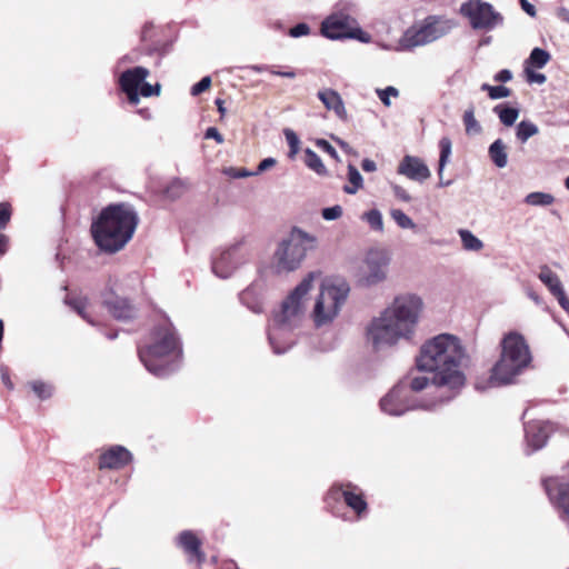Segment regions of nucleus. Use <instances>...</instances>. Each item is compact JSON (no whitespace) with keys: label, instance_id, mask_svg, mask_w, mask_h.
<instances>
[{"label":"nucleus","instance_id":"obj_7","mask_svg":"<svg viewBox=\"0 0 569 569\" xmlns=\"http://www.w3.org/2000/svg\"><path fill=\"white\" fill-rule=\"evenodd\" d=\"M318 239L299 227H293L289 234L277 244L272 256V269L276 273H289L297 270L309 251L317 248Z\"/></svg>","mask_w":569,"mask_h":569},{"label":"nucleus","instance_id":"obj_15","mask_svg":"<svg viewBox=\"0 0 569 569\" xmlns=\"http://www.w3.org/2000/svg\"><path fill=\"white\" fill-rule=\"evenodd\" d=\"M343 499L346 505L351 508L360 518L367 511V502L362 497L361 490L351 485H333L328 492L327 499L339 500Z\"/></svg>","mask_w":569,"mask_h":569},{"label":"nucleus","instance_id":"obj_6","mask_svg":"<svg viewBox=\"0 0 569 569\" xmlns=\"http://www.w3.org/2000/svg\"><path fill=\"white\" fill-rule=\"evenodd\" d=\"M501 355L493 366L489 383L501 386L512 383L515 378L521 375L531 362V353L522 335L516 331L503 336Z\"/></svg>","mask_w":569,"mask_h":569},{"label":"nucleus","instance_id":"obj_20","mask_svg":"<svg viewBox=\"0 0 569 569\" xmlns=\"http://www.w3.org/2000/svg\"><path fill=\"white\" fill-rule=\"evenodd\" d=\"M538 278L548 288L550 293L556 297L560 307L569 313V299L566 296L558 274L555 273L548 266H542L540 268Z\"/></svg>","mask_w":569,"mask_h":569},{"label":"nucleus","instance_id":"obj_38","mask_svg":"<svg viewBox=\"0 0 569 569\" xmlns=\"http://www.w3.org/2000/svg\"><path fill=\"white\" fill-rule=\"evenodd\" d=\"M390 216L401 229H416L413 220L400 209H391Z\"/></svg>","mask_w":569,"mask_h":569},{"label":"nucleus","instance_id":"obj_36","mask_svg":"<svg viewBox=\"0 0 569 569\" xmlns=\"http://www.w3.org/2000/svg\"><path fill=\"white\" fill-rule=\"evenodd\" d=\"M463 124L467 134H479L482 130L480 123L475 117V109L472 106L463 113Z\"/></svg>","mask_w":569,"mask_h":569},{"label":"nucleus","instance_id":"obj_50","mask_svg":"<svg viewBox=\"0 0 569 569\" xmlns=\"http://www.w3.org/2000/svg\"><path fill=\"white\" fill-rule=\"evenodd\" d=\"M525 71H526V74H527V80L530 82V83H545L546 82V76L542 74V73H537L532 70V68H529V67H525Z\"/></svg>","mask_w":569,"mask_h":569},{"label":"nucleus","instance_id":"obj_60","mask_svg":"<svg viewBox=\"0 0 569 569\" xmlns=\"http://www.w3.org/2000/svg\"><path fill=\"white\" fill-rule=\"evenodd\" d=\"M361 168L366 172H373L377 170V164L371 159H363L361 162Z\"/></svg>","mask_w":569,"mask_h":569},{"label":"nucleus","instance_id":"obj_32","mask_svg":"<svg viewBox=\"0 0 569 569\" xmlns=\"http://www.w3.org/2000/svg\"><path fill=\"white\" fill-rule=\"evenodd\" d=\"M550 58L548 51L541 48H535L526 60L525 67L541 69L549 62Z\"/></svg>","mask_w":569,"mask_h":569},{"label":"nucleus","instance_id":"obj_19","mask_svg":"<svg viewBox=\"0 0 569 569\" xmlns=\"http://www.w3.org/2000/svg\"><path fill=\"white\" fill-rule=\"evenodd\" d=\"M397 172L406 178L422 183L431 177L426 162L416 156H405L398 164Z\"/></svg>","mask_w":569,"mask_h":569},{"label":"nucleus","instance_id":"obj_24","mask_svg":"<svg viewBox=\"0 0 569 569\" xmlns=\"http://www.w3.org/2000/svg\"><path fill=\"white\" fill-rule=\"evenodd\" d=\"M318 98L328 110H331L342 120L347 118L345 103L340 94L332 89H323L318 92Z\"/></svg>","mask_w":569,"mask_h":569},{"label":"nucleus","instance_id":"obj_16","mask_svg":"<svg viewBox=\"0 0 569 569\" xmlns=\"http://www.w3.org/2000/svg\"><path fill=\"white\" fill-rule=\"evenodd\" d=\"M546 492L550 502L559 511L560 518H569V482L558 478H549L543 481Z\"/></svg>","mask_w":569,"mask_h":569},{"label":"nucleus","instance_id":"obj_4","mask_svg":"<svg viewBox=\"0 0 569 569\" xmlns=\"http://www.w3.org/2000/svg\"><path fill=\"white\" fill-rule=\"evenodd\" d=\"M138 216L129 204H111L103 209L91 226L96 244L106 252L121 250L132 238Z\"/></svg>","mask_w":569,"mask_h":569},{"label":"nucleus","instance_id":"obj_14","mask_svg":"<svg viewBox=\"0 0 569 569\" xmlns=\"http://www.w3.org/2000/svg\"><path fill=\"white\" fill-rule=\"evenodd\" d=\"M389 257L382 250H370L363 261L360 281L365 286H375L387 278Z\"/></svg>","mask_w":569,"mask_h":569},{"label":"nucleus","instance_id":"obj_61","mask_svg":"<svg viewBox=\"0 0 569 569\" xmlns=\"http://www.w3.org/2000/svg\"><path fill=\"white\" fill-rule=\"evenodd\" d=\"M9 239L6 234L0 233V254H4L8 250Z\"/></svg>","mask_w":569,"mask_h":569},{"label":"nucleus","instance_id":"obj_3","mask_svg":"<svg viewBox=\"0 0 569 569\" xmlns=\"http://www.w3.org/2000/svg\"><path fill=\"white\" fill-rule=\"evenodd\" d=\"M316 277L315 272H309L273 315L268 328V339L274 353L281 355L295 343V330L306 318L308 295Z\"/></svg>","mask_w":569,"mask_h":569},{"label":"nucleus","instance_id":"obj_18","mask_svg":"<svg viewBox=\"0 0 569 569\" xmlns=\"http://www.w3.org/2000/svg\"><path fill=\"white\" fill-rule=\"evenodd\" d=\"M552 430V425L549 421L525 423L526 453L531 455L543 448Z\"/></svg>","mask_w":569,"mask_h":569},{"label":"nucleus","instance_id":"obj_57","mask_svg":"<svg viewBox=\"0 0 569 569\" xmlns=\"http://www.w3.org/2000/svg\"><path fill=\"white\" fill-rule=\"evenodd\" d=\"M353 36H350L349 38L350 39H358L360 40L361 42H369L370 41V36L366 32H363L359 27H358V23L353 27Z\"/></svg>","mask_w":569,"mask_h":569},{"label":"nucleus","instance_id":"obj_10","mask_svg":"<svg viewBox=\"0 0 569 569\" xmlns=\"http://www.w3.org/2000/svg\"><path fill=\"white\" fill-rule=\"evenodd\" d=\"M460 13L469 20L475 30L490 31L503 22L501 13L482 0H468L461 4Z\"/></svg>","mask_w":569,"mask_h":569},{"label":"nucleus","instance_id":"obj_26","mask_svg":"<svg viewBox=\"0 0 569 569\" xmlns=\"http://www.w3.org/2000/svg\"><path fill=\"white\" fill-rule=\"evenodd\" d=\"M108 308L111 315L119 320H129L136 316L134 307L127 299L117 298L108 302Z\"/></svg>","mask_w":569,"mask_h":569},{"label":"nucleus","instance_id":"obj_63","mask_svg":"<svg viewBox=\"0 0 569 569\" xmlns=\"http://www.w3.org/2000/svg\"><path fill=\"white\" fill-rule=\"evenodd\" d=\"M528 296L531 300H533L537 305H541L542 303V299L541 297L536 293L535 291L530 290L528 291Z\"/></svg>","mask_w":569,"mask_h":569},{"label":"nucleus","instance_id":"obj_56","mask_svg":"<svg viewBox=\"0 0 569 569\" xmlns=\"http://www.w3.org/2000/svg\"><path fill=\"white\" fill-rule=\"evenodd\" d=\"M0 379L9 390L13 389V383L10 379L8 368L2 365H0Z\"/></svg>","mask_w":569,"mask_h":569},{"label":"nucleus","instance_id":"obj_62","mask_svg":"<svg viewBox=\"0 0 569 569\" xmlns=\"http://www.w3.org/2000/svg\"><path fill=\"white\" fill-rule=\"evenodd\" d=\"M270 72L274 76L284 77V78H295L296 77V73L292 70H290V71L271 70Z\"/></svg>","mask_w":569,"mask_h":569},{"label":"nucleus","instance_id":"obj_28","mask_svg":"<svg viewBox=\"0 0 569 569\" xmlns=\"http://www.w3.org/2000/svg\"><path fill=\"white\" fill-rule=\"evenodd\" d=\"M399 383H406L407 396H409V390L419 392L427 388L430 379L426 375L411 372Z\"/></svg>","mask_w":569,"mask_h":569},{"label":"nucleus","instance_id":"obj_21","mask_svg":"<svg viewBox=\"0 0 569 569\" xmlns=\"http://www.w3.org/2000/svg\"><path fill=\"white\" fill-rule=\"evenodd\" d=\"M132 459L131 452L122 446H112L99 459L100 469H120Z\"/></svg>","mask_w":569,"mask_h":569},{"label":"nucleus","instance_id":"obj_37","mask_svg":"<svg viewBox=\"0 0 569 569\" xmlns=\"http://www.w3.org/2000/svg\"><path fill=\"white\" fill-rule=\"evenodd\" d=\"M28 385L36 393V396L41 400L49 399L53 393V387L48 382L41 380H33L30 381Z\"/></svg>","mask_w":569,"mask_h":569},{"label":"nucleus","instance_id":"obj_48","mask_svg":"<svg viewBox=\"0 0 569 569\" xmlns=\"http://www.w3.org/2000/svg\"><path fill=\"white\" fill-rule=\"evenodd\" d=\"M211 86V78L210 77H203L199 82L192 86L191 88V94L198 96L209 89Z\"/></svg>","mask_w":569,"mask_h":569},{"label":"nucleus","instance_id":"obj_22","mask_svg":"<svg viewBox=\"0 0 569 569\" xmlns=\"http://www.w3.org/2000/svg\"><path fill=\"white\" fill-rule=\"evenodd\" d=\"M178 545L190 556V561L192 558H194L199 565L204 561V555L200 549L201 541L192 531H182L178 537Z\"/></svg>","mask_w":569,"mask_h":569},{"label":"nucleus","instance_id":"obj_52","mask_svg":"<svg viewBox=\"0 0 569 569\" xmlns=\"http://www.w3.org/2000/svg\"><path fill=\"white\" fill-rule=\"evenodd\" d=\"M391 188H392V192L397 199H399L403 202L411 201V196L405 188H402L401 186H398V184H392Z\"/></svg>","mask_w":569,"mask_h":569},{"label":"nucleus","instance_id":"obj_2","mask_svg":"<svg viewBox=\"0 0 569 569\" xmlns=\"http://www.w3.org/2000/svg\"><path fill=\"white\" fill-rule=\"evenodd\" d=\"M467 361L468 356L460 340L452 335L441 333L421 346L417 369L432 372V385L452 391L465 383L461 368Z\"/></svg>","mask_w":569,"mask_h":569},{"label":"nucleus","instance_id":"obj_58","mask_svg":"<svg viewBox=\"0 0 569 569\" xmlns=\"http://www.w3.org/2000/svg\"><path fill=\"white\" fill-rule=\"evenodd\" d=\"M495 81L497 82H508L512 79V73L508 69H502L493 77Z\"/></svg>","mask_w":569,"mask_h":569},{"label":"nucleus","instance_id":"obj_45","mask_svg":"<svg viewBox=\"0 0 569 569\" xmlns=\"http://www.w3.org/2000/svg\"><path fill=\"white\" fill-rule=\"evenodd\" d=\"M321 216L325 220H337L342 216V207L339 204L322 209Z\"/></svg>","mask_w":569,"mask_h":569},{"label":"nucleus","instance_id":"obj_43","mask_svg":"<svg viewBox=\"0 0 569 569\" xmlns=\"http://www.w3.org/2000/svg\"><path fill=\"white\" fill-rule=\"evenodd\" d=\"M67 302L72 307L74 311H77L83 319L93 325V321L87 316L86 308L87 301L83 298H72L67 300Z\"/></svg>","mask_w":569,"mask_h":569},{"label":"nucleus","instance_id":"obj_1","mask_svg":"<svg viewBox=\"0 0 569 569\" xmlns=\"http://www.w3.org/2000/svg\"><path fill=\"white\" fill-rule=\"evenodd\" d=\"M423 310L422 299L413 293L396 297L367 327V339L376 350L411 341Z\"/></svg>","mask_w":569,"mask_h":569},{"label":"nucleus","instance_id":"obj_8","mask_svg":"<svg viewBox=\"0 0 569 569\" xmlns=\"http://www.w3.org/2000/svg\"><path fill=\"white\" fill-rule=\"evenodd\" d=\"M350 287L345 280L322 282L309 313L315 328H328L335 322L347 302Z\"/></svg>","mask_w":569,"mask_h":569},{"label":"nucleus","instance_id":"obj_25","mask_svg":"<svg viewBox=\"0 0 569 569\" xmlns=\"http://www.w3.org/2000/svg\"><path fill=\"white\" fill-rule=\"evenodd\" d=\"M451 140L448 137H442L439 141V148H440V156H439V163H438V176H439V187H448L452 183L451 180L443 179V171L446 166L449 162L450 156H451Z\"/></svg>","mask_w":569,"mask_h":569},{"label":"nucleus","instance_id":"obj_31","mask_svg":"<svg viewBox=\"0 0 569 569\" xmlns=\"http://www.w3.org/2000/svg\"><path fill=\"white\" fill-rule=\"evenodd\" d=\"M458 234L465 250L478 252L483 248V242L470 230L460 229L458 230Z\"/></svg>","mask_w":569,"mask_h":569},{"label":"nucleus","instance_id":"obj_59","mask_svg":"<svg viewBox=\"0 0 569 569\" xmlns=\"http://www.w3.org/2000/svg\"><path fill=\"white\" fill-rule=\"evenodd\" d=\"M520 1V4H521V8L522 10L529 14L530 17H535L537 11H536V8L533 4H531L530 2H528V0H519Z\"/></svg>","mask_w":569,"mask_h":569},{"label":"nucleus","instance_id":"obj_33","mask_svg":"<svg viewBox=\"0 0 569 569\" xmlns=\"http://www.w3.org/2000/svg\"><path fill=\"white\" fill-rule=\"evenodd\" d=\"M305 163L309 169L319 176H326L328 173V170L322 160L313 150L307 148L305 150Z\"/></svg>","mask_w":569,"mask_h":569},{"label":"nucleus","instance_id":"obj_39","mask_svg":"<svg viewBox=\"0 0 569 569\" xmlns=\"http://www.w3.org/2000/svg\"><path fill=\"white\" fill-rule=\"evenodd\" d=\"M186 191V186L183 181L179 179H174L168 183L164 188L163 193L170 200H176L180 198Z\"/></svg>","mask_w":569,"mask_h":569},{"label":"nucleus","instance_id":"obj_40","mask_svg":"<svg viewBox=\"0 0 569 569\" xmlns=\"http://www.w3.org/2000/svg\"><path fill=\"white\" fill-rule=\"evenodd\" d=\"M481 90L486 91L492 100L507 98L511 93L510 89L505 86H490L488 83H483Z\"/></svg>","mask_w":569,"mask_h":569},{"label":"nucleus","instance_id":"obj_27","mask_svg":"<svg viewBox=\"0 0 569 569\" xmlns=\"http://www.w3.org/2000/svg\"><path fill=\"white\" fill-rule=\"evenodd\" d=\"M488 154L491 161L498 168H505L508 163L507 146L501 139L495 140L489 149Z\"/></svg>","mask_w":569,"mask_h":569},{"label":"nucleus","instance_id":"obj_12","mask_svg":"<svg viewBox=\"0 0 569 569\" xmlns=\"http://www.w3.org/2000/svg\"><path fill=\"white\" fill-rule=\"evenodd\" d=\"M249 258L248 247L243 242H237L213 257L212 272L221 279H227Z\"/></svg>","mask_w":569,"mask_h":569},{"label":"nucleus","instance_id":"obj_53","mask_svg":"<svg viewBox=\"0 0 569 569\" xmlns=\"http://www.w3.org/2000/svg\"><path fill=\"white\" fill-rule=\"evenodd\" d=\"M226 173L231 177V178H234V179H239V178H247V177H251V176H256V173H253L252 171H248L246 169H238V168H228L226 170Z\"/></svg>","mask_w":569,"mask_h":569},{"label":"nucleus","instance_id":"obj_41","mask_svg":"<svg viewBox=\"0 0 569 569\" xmlns=\"http://www.w3.org/2000/svg\"><path fill=\"white\" fill-rule=\"evenodd\" d=\"M283 134H284L287 143L290 148L288 157L290 159H295V157L297 156V153L299 152V149H300V139L297 136V133L289 128H286L283 130Z\"/></svg>","mask_w":569,"mask_h":569},{"label":"nucleus","instance_id":"obj_23","mask_svg":"<svg viewBox=\"0 0 569 569\" xmlns=\"http://www.w3.org/2000/svg\"><path fill=\"white\" fill-rule=\"evenodd\" d=\"M239 299L253 313L263 312L262 288L260 284L251 283L239 295Z\"/></svg>","mask_w":569,"mask_h":569},{"label":"nucleus","instance_id":"obj_11","mask_svg":"<svg viewBox=\"0 0 569 569\" xmlns=\"http://www.w3.org/2000/svg\"><path fill=\"white\" fill-rule=\"evenodd\" d=\"M353 8L352 3H340L339 8L322 21L321 33L331 40L347 39L353 36V27L357 24L352 17Z\"/></svg>","mask_w":569,"mask_h":569},{"label":"nucleus","instance_id":"obj_13","mask_svg":"<svg viewBox=\"0 0 569 569\" xmlns=\"http://www.w3.org/2000/svg\"><path fill=\"white\" fill-rule=\"evenodd\" d=\"M416 405L410 397L407 396L406 383L396 385L383 398L380 400L381 410L390 416H401L410 409H416ZM420 407L431 409L432 405H421Z\"/></svg>","mask_w":569,"mask_h":569},{"label":"nucleus","instance_id":"obj_30","mask_svg":"<svg viewBox=\"0 0 569 569\" xmlns=\"http://www.w3.org/2000/svg\"><path fill=\"white\" fill-rule=\"evenodd\" d=\"M493 112L498 114L499 120L506 127H511L516 123L519 117V110L505 104H498L493 108Z\"/></svg>","mask_w":569,"mask_h":569},{"label":"nucleus","instance_id":"obj_35","mask_svg":"<svg viewBox=\"0 0 569 569\" xmlns=\"http://www.w3.org/2000/svg\"><path fill=\"white\" fill-rule=\"evenodd\" d=\"M525 202L532 207H547L555 202V197L547 192H530L526 196Z\"/></svg>","mask_w":569,"mask_h":569},{"label":"nucleus","instance_id":"obj_44","mask_svg":"<svg viewBox=\"0 0 569 569\" xmlns=\"http://www.w3.org/2000/svg\"><path fill=\"white\" fill-rule=\"evenodd\" d=\"M377 94H378L379 99L381 100V102L386 107H389L391 104L390 97H398L399 91L397 88L390 86L385 89H378Z\"/></svg>","mask_w":569,"mask_h":569},{"label":"nucleus","instance_id":"obj_49","mask_svg":"<svg viewBox=\"0 0 569 569\" xmlns=\"http://www.w3.org/2000/svg\"><path fill=\"white\" fill-rule=\"evenodd\" d=\"M317 147H319L322 151L327 152L330 157L339 161V156L336 149L325 139H318L316 141Z\"/></svg>","mask_w":569,"mask_h":569},{"label":"nucleus","instance_id":"obj_42","mask_svg":"<svg viewBox=\"0 0 569 569\" xmlns=\"http://www.w3.org/2000/svg\"><path fill=\"white\" fill-rule=\"evenodd\" d=\"M362 218L370 224L373 230L382 231L383 220L382 214L377 209H371L363 213Z\"/></svg>","mask_w":569,"mask_h":569},{"label":"nucleus","instance_id":"obj_29","mask_svg":"<svg viewBox=\"0 0 569 569\" xmlns=\"http://www.w3.org/2000/svg\"><path fill=\"white\" fill-rule=\"evenodd\" d=\"M348 181L349 183L343 187V191L348 194H355L363 186V179L359 170L353 166H348Z\"/></svg>","mask_w":569,"mask_h":569},{"label":"nucleus","instance_id":"obj_17","mask_svg":"<svg viewBox=\"0 0 569 569\" xmlns=\"http://www.w3.org/2000/svg\"><path fill=\"white\" fill-rule=\"evenodd\" d=\"M148 76L149 70L144 67H134L120 74V88L127 94L131 104L137 106L139 103V89Z\"/></svg>","mask_w":569,"mask_h":569},{"label":"nucleus","instance_id":"obj_5","mask_svg":"<svg viewBox=\"0 0 569 569\" xmlns=\"http://www.w3.org/2000/svg\"><path fill=\"white\" fill-rule=\"evenodd\" d=\"M140 361L146 369L157 376L166 377L179 367L181 347L170 323L157 327L151 333V341L138 349Z\"/></svg>","mask_w":569,"mask_h":569},{"label":"nucleus","instance_id":"obj_54","mask_svg":"<svg viewBox=\"0 0 569 569\" xmlns=\"http://www.w3.org/2000/svg\"><path fill=\"white\" fill-rule=\"evenodd\" d=\"M206 139H213L218 143H222L224 141L222 134L218 131L216 127H209L204 132Z\"/></svg>","mask_w":569,"mask_h":569},{"label":"nucleus","instance_id":"obj_46","mask_svg":"<svg viewBox=\"0 0 569 569\" xmlns=\"http://www.w3.org/2000/svg\"><path fill=\"white\" fill-rule=\"evenodd\" d=\"M160 90H161V86L159 83H156L154 86H152V84L143 81L139 89V94H141L142 97H146V98L152 97V96H159Z\"/></svg>","mask_w":569,"mask_h":569},{"label":"nucleus","instance_id":"obj_55","mask_svg":"<svg viewBox=\"0 0 569 569\" xmlns=\"http://www.w3.org/2000/svg\"><path fill=\"white\" fill-rule=\"evenodd\" d=\"M277 163L276 159L274 158H266L263 159L259 164H258V168L257 170L253 172L256 174H259L272 167H274Z\"/></svg>","mask_w":569,"mask_h":569},{"label":"nucleus","instance_id":"obj_47","mask_svg":"<svg viewBox=\"0 0 569 569\" xmlns=\"http://www.w3.org/2000/svg\"><path fill=\"white\" fill-rule=\"evenodd\" d=\"M11 218V207L7 202H0V230L4 229Z\"/></svg>","mask_w":569,"mask_h":569},{"label":"nucleus","instance_id":"obj_9","mask_svg":"<svg viewBox=\"0 0 569 569\" xmlns=\"http://www.w3.org/2000/svg\"><path fill=\"white\" fill-rule=\"evenodd\" d=\"M456 26L455 20L443 16H428L420 24L405 31L397 50H410L431 43L448 34Z\"/></svg>","mask_w":569,"mask_h":569},{"label":"nucleus","instance_id":"obj_64","mask_svg":"<svg viewBox=\"0 0 569 569\" xmlns=\"http://www.w3.org/2000/svg\"><path fill=\"white\" fill-rule=\"evenodd\" d=\"M216 104L218 107V111L221 113V114H224L226 113V109L223 107V101L221 99H217L216 100Z\"/></svg>","mask_w":569,"mask_h":569},{"label":"nucleus","instance_id":"obj_51","mask_svg":"<svg viewBox=\"0 0 569 569\" xmlns=\"http://www.w3.org/2000/svg\"><path fill=\"white\" fill-rule=\"evenodd\" d=\"M309 32L310 28L307 23H298L289 30V36L292 38H299L309 34Z\"/></svg>","mask_w":569,"mask_h":569},{"label":"nucleus","instance_id":"obj_34","mask_svg":"<svg viewBox=\"0 0 569 569\" xmlns=\"http://www.w3.org/2000/svg\"><path fill=\"white\" fill-rule=\"evenodd\" d=\"M539 128L537 124L529 120H522L517 124L516 128V137L521 142L525 143L527 140L536 134H538Z\"/></svg>","mask_w":569,"mask_h":569}]
</instances>
